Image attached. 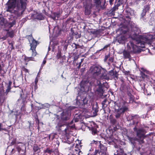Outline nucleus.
I'll return each mask as SVG.
<instances>
[{
  "label": "nucleus",
  "instance_id": "f257e3e1",
  "mask_svg": "<svg viewBox=\"0 0 155 155\" xmlns=\"http://www.w3.org/2000/svg\"><path fill=\"white\" fill-rule=\"evenodd\" d=\"M11 0L6 4V10L15 15L17 17L21 15L26 8L28 0Z\"/></svg>",
  "mask_w": 155,
  "mask_h": 155
},
{
  "label": "nucleus",
  "instance_id": "f03ea898",
  "mask_svg": "<svg viewBox=\"0 0 155 155\" xmlns=\"http://www.w3.org/2000/svg\"><path fill=\"white\" fill-rule=\"evenodd\" d=\"M134 131L136 133V135L138 138H133L130 137H128L129 140L133 143L135 140H137L140 144H142L144 143L143 139L145 137V134L146 133V131L143 128L137 129L136 127L134 128Z\"/></svg>",
  "mask_w": 155,
  "mask_h": 155
},
{
  "label": "nucleus",
  "instance_id": "7ed1b4c3",
  "mask_svg": "<svg viewBox=\"0 0 155 155\" xmlns=\"http://www.w3.org/2000/svg\"><path fill=\"white\" fill-rule=\"evenodd\" d=\"M30 40L31 41V42H30V40L29 42L30 43V46L31 48L30 51L31 50L32 56L31 57H27L25 56L24 58V60L26 61H28L30 60H33V57H35L36 55V52L35 50L36 48L37 45V42L34 40L32 37H30Z\"/></svg>",
  "mask_w": 155,
  "mask_h": 155
},
{
  "label": "nucleus",
  "instance_id": "20e7f679",
  "mask_svg": "<svg viewBox=\"0 0 155 155\" xmlns=\"http://www.w3.org/2000/svg\"><path fill=\"white\" fill-rule=\"evenodd\" d=\"M89 71L93 74V77L97 80L101 74V68L97 66H92L90 67Z\"/></svg>",
  "mask_w": 155,
  "mask_h": 155
},
{
  "label": "nucleus",
  "instance_id": "39448f33",
  "mask_svg": "<svg viewBox=\"0 0 155 155\" xmlns=\"http://www.w3.org/2000/svg\"><path fill=\"white\" fill-rule=\"evenodd\" d=\"M81 146L80 144H76V145H73L70 147V153L72 155H81L82 153L80 148Z\"/></svg>",
  "mask_w": 155,
  "mask_h": 155
},
{
  "label": "nucleus",
  "instance_id": "423d86ee",
  "mask_svg": "<svg viewBox=\"0 0 155 155\" xmlns=\"http://www.w3.org/2000/svg\"><path fill=\"white\" fill-rule=\"evenodd\" d=\"M112 74H114V71L113 70L110 71L109 73H108L107 71L104 70L103 72H102V74L100 75L99 78H98L97 80L98 81L103 79L108 80L110 76Z\"/></svg>",
  "mask_w": 155,
  "mask_h": 155
},
{
  "label": "nucleus",
  "instance_id": "0eeeda50",
  "mask_svg": "<svg viewBox=\"0 0 155 155\" xmlns=\"http://www.w3.org/2000/svg\"><path fill=\"white\" fill-rule=\"evenodd\" d=\"M94 141V143L97 144V143L98 145L99 148L100 149V152L99 153L101 155H106L107 153V148L105 146L101 143V142H98L97 141Z\"/></svg>",
  "mask_w": 155,
  "mask_h": 155
},
{
  "label": "nucleus",
  "instance_id": "6e6552de",
  "mask_svg": "<svg viewBox=\"0 0 155 155\" xmlns=\"http://www.w3.org/2000/svg\"><path fill=\"white\" fill-rule=\"evenodd\" d=\"M61 119L64 120H68L70 117L69 114L67 111H64L61 114Z\"/></svg>",
  "mask_w": 155,
  "mask_h": 155
},
{
  "label": "nucleus",
  "instance_id": "1a4fd4ad",
  "mask_svg": "<svg viewBox=\"0 0 155 155\" xmlns=\"http://www.w3.org/2000/svg\"><path fill=\"white\" fill-rule=\"evenodd\" d=\"M126 38L125 36L123 35H120L117 37L116 40L119 43L122 44L124 43Z\"/></svg>",
  "mask_w": 155,
  "mask_h": 155
},
{
  "label": "nucleus",
  "instance_id": "9d476101",
  "mask_svg": "<svg viewBox=\"0 0 155 155\" xmlns=\"http://www.w3.org/2000/svg\"><path fill=\"white\" fill-rule=\"evenodd\" d=\"M114 107L116 111H119L121 109L124 110V111H125L127 109V108L126 107L122 108L120 107L119 104H117L115 105Z\"/></svg>",
  "mask_w": 155,
  "mask_h": 155
},
{
  "label": "nucleus",
  "instance_id": "9b49d317",
  "mask_svg": "<svg viewBox=\"0 0 155 155\" xmlns=\"http://www.w3.org/2000/svg\"><path fill=\"white\" fill-rule=\"evenodd\" d=\"M116 150V153H114V155H127L126 153H124L123 150L120 148H117V149Z\"/></svg>",
  "mask_w": 155,
  "mask_h": 155
},
{
  "label": "nucleus",
  "instance_id": "f8f14e48",
  "mask_svg": "<svg viewBox=\"0 0 155 155\" xmlns=\"http://www.w3.org/2000/svg\"><path fill=\"white\" fill-rule=\"evenodd\" d=\"M98 81L97 84L98 85V88L97 89V91L98 92H99L101 94H103V90L102 89V84L101 83L100 81Z\"/></svg>",
  "mask_w": 155,
  "mask_h": 155
},
{
  "label": "nucleus",
  "instance_id": "ddd939ff",
  "mask_svg": "<svg viewBox=\"0 0 155 155\" xmlns=\"http://www.w3.org/2000/svg\"><path fill=\"white\" fill-rule=\"evenodd\" d=\"M87 100L86 97H84L82 98L81 100H79V103L80 104L79 106L80 107H81V106H82L83 105H85L87 104Z\"/></svg>",
  "mask_w": 155,
  "mask_h": 155
},
{
  "label": "nucleus",
  "instance_id": "4468645a",
  "mask_svg": "<svg viewBox=\"0 0 155 155\" xmlns=\"http://www.w3.org/2000/svg\"><path fill=\"white\" fill-rule=\"evenodd\" d=\"M85 6L84 12L85 15H88L90 14V5L84 6Z\"/></svg>",
  "mask_w": 155,
  "mask_h": 155
},
{
  "label": "nucleus",
  "instance_id": "2eb2a0df",
  "mask_svg": "<svg viewBox=\"0 0 155 155\" xmlns=\"http://www.w3.org/2000/svg\"><path fill=\"white\" fill-rule=\"evenodd\" d=\"M129 46V48H128V49L129 50L131 49L132 48V50L134 51L135 47H136V45H134L132 42H130L127 44V46Z\"/></svg>",
  "mask_w": 155,
  "mask_h": 155
},
{
  "label": "nucleus",
  "instance_id": "dca6fc26",
  "mask_svg": "<svg viewBox=\"0 0 155 155\" xmlns=\"http://www.w3.org/2000/svg\"><path fill=\"white\" fill-rule=\"evenodd\" d=\"M123 54L124 57L126 58H129L130 60V55L129 52L124 51L123 52Z\"/></svg>",
  "mask_w": 155,
  "mask_h": 155
},
{
  "label": "nucleus",
  "instance_id": "f3484780",
  "mask_svg": "<svg viewBox=\"0 0 155 155\" xmlns=\"http://www.w3.org/2000/svg\"><path fill=\"white\" fill-rule=\"evenodd\" d=\"M92 108L93 110L94 111L93 113L96 115L98 111V106L97 105V104H96L95 105H94L92 107Z\"/></svg>",
  "mask_w": 155,
  "mask_h": 155
},
{
  "label": "nucleus",
  "instance_id": "a211bd4d",
  "mask_svg": "<svg viewBox=\"0 0 155 155\" xmlns=\"http://www.w3.org/2000/svg\"><path fill=\"white\" fill-rule=\"evenodd\" d=\"M60 130L62 131H64L65 133L66 132L67 130V126L66 125H63L60 126Z\"/></svg>",
  "mask_w": 155,
  "mask_h": 155
},
{
  "label": "nucleus",
  "instance_id": "6ab92c4d",
  "mask_svg": "<svg viewBox=\"0 0 155 155\" xmlns=\"http://www.w3.org/2000/svg\"><path fill=\"white\" fill-rule=\"evenodd\" d=\"M124 111H124V110L121 109L119 111H117V113L115 115L116 117L117 118H119L120 116V114L122 113H123Z\"/></svg>",
  "mask_w": 155,
  "mask_h": 155
},
{
  "label": "nucleus",
  "instance_id": "aec40b11",
  "mask_svg": "<svg viewBox=\"0 0 155 155\" xmlns=\"http://www.w3.org/2000/svg\"><path fill=\"white\" fill-rule=\"evenodd\" d=\"M131 119L133 120L134 121H135L136 120H138L139 119V117L137 115H131Z\"/></svg>",
  "mask_w": 155,
  "mask_h": 155
},
{
  "label": "nucleus",
  "instance_id": "412c9836",
  "mask_svg": "<svg viewBox=\"0 0 155 155\" xmlns=\"http://www.w3.org/2000/svg\"><path fill=\"white\" fill-rule=\"evenodd\" d=\"M12 84V82L10 81L9 82L8 84V86L7 89L6 90V92H8V91L10 90L11 89V85Z\"/></svg>",
  "mask_w": 155,
  "mask_h": 155
},
{
  "label": "nucleus",
  "instance_id": "4be33fe9",
  "mask_svg": "<svg viewBox=\"0 0 155 155\" xmlns=\"http://www.w3.org/2000/svg\"><path fill=\"white\" fill-rule=\"evenodd\" d=\"M107 101V100L104 99L101 103L102 105V107L104 109L107 106V105L105 104Z\"/></svg>",
  "mask_w": 155,
  "mask_h": 155
},
{
  "label": "nucleus",
  "instance_id": "5701e85b",
  "mask_svg": "<svg viewBox=\"0 0 155 155\" xmlns=\"http://www.w3.org/2000/svg\"><path fill=\"white\" fill-rule=\"evenodd\" d=\"M42 108H48L50 106V104L48 103H45L42 104Z\"/></svg>",
  "mask_w": 155,
  "mask_h": 155
},
{
  "label": "nucleus",
  "instance_id": "b1692460",
  "mask_svg": "<svg viewBox=\"0 0 155 155\" xmlns=\"http://www.w3.org/2000/svg\"><path fill=\"white\" fill-rule=\"evenodd\" d=\"M53 152V151L51 150H50L49 148H47L44 151L45 153H48L49 154H51L52 152Z\"/></svg>",
  "mask_w": 155,
  "mask_h": 155
},
{
  "label": "nucleus",
  "instance_id": "393cba45",
  "mask_svg": "<svg viewBox=\"0 0 155 155\" xmlns=\"http://www.w3.org/2000/svg\"><path fill=\"white\" fill-rule=\"evenodd\" d=\"M36 18L37 19L41 20H42L43 19V18L41 14L38 15Z\"/></svg>",
  "mask_w": 155,
  "mask_h": 155
},
{
  "label": "nucleus",
  "instance_id": "a878e982",
  "mask_svg": "<svg viewBox=\"0 0 155 155\" xmlns=\"http://www.w3.org/2000/svg\"><path fill=\"white\" fill-rule=\"evenodd\" d=\"M140 74L141 75V76L143 78H145L147 77V75H146L143 72L140 71Z\"/></svg>",
  "mask_w": 155,
  "mask_h": 155
},
{
  "label": "nucleus",
  "instance_id": "bb28decb",
  "mask_svg": "<svg viewBox=\"0 0 155 155\" xmlns=\"http://www.w3.org/2000/svg\"><path fill=\"white\" fill-rule=\"evenodd\" d=\"M149 9H150L149 6L147 5L145 7L144 9L143 10L145 12H147L149 10Z\"/></svg>",
  "mask_w": 155,
  "mask_h": 155
},
{
  "label": "nucleus",
  "instance_id": "cd10ccee",
  "mask_svg": "<svg viewBox=\"0 0 155 155\" xmlns=\"http://www.w3.org/2000/svg\"><path fill=\"white\" fill-rule=\"evenodd\" d=\"M15 24V21H12L11 22H10L9 23V27L10 28L12 27Z\"/></svg>",
  "mask_w": 155,
  "mask_h": 155
},
{
  "label": "nucleus",
  "instance_id": "c85d7f7f",
  "mask_svg": "<svg viewBox=\"0 0 155 155\" xmlns=\"http://www.w3.org/2000/svg\"><path fill=\"white\" fill-rule=\"evenodd\" d=\"M109 59H108L109 61L110 62H113L114 61V58L113 57H110L109 56Z\"/></svg>",
  "mask_w": 155,
  "mask_h": 155
},
{
  "label": "nucleus",
  "instance_id": "c756f323",
  "mask_svg": "<svg viewBox=\"0 0 155 155\" xmlns=\"http://www.w3.org/2000/svg\"><path fill=\"white\" fill-rule=\"evenodd\" d=\"M8 34L9 36L10 37L12 38L13 37V33L12 31L9 32Z\"/></svg>",
  "mask_w": 155,
  "mask_h": 155
},
{
  "label": "nucleus",
  "instance_id": "7c9ffc66",
  "mask_svg": "<svg viewBox=\"0 0 155 155\" xmlns=\"http://www.w3.org/2000/svg\"><path fill=\"white\" fill-rule=\"evenodd\" d=\"M109 56H110L109 54H108V55H106L105 56V58L104 59V61L105 62H106L107 61V59L109 58Z\"/></svg>",
  "mask_w": 155,
  "mask_h": 155
},
{
  "label": "nucleus",
  "instance_id": "2f4dec72",
  "mask_svg": "<svg viewBox=\"0 0 155 155\" xmlns=\"http://www.w3.org/2000/svg\"><path fill=\"white\" fill-rule=\"evenodd\" d=\"M145 39L146 40L145 41V42H144L145 43H149L150 42V39L147 38H147H145Z\"/></svg>",
  "mask_w": 155,
  "mask_h": 155
},
{
  "label": "nucleus",
  "instance_id": "473e14b6",
  "mask_svg": "<svg viewBox=\"0 0 155 155\" xmlns=\"http://www.w3.org/2000/svg\"><path fill=\"white\" fill-rule=\"evenodd\" d=\"M54 16L55 17L58 18L60 17V14L58 13H54Z\"/></svg>",
  "mask_w": 155,
  "mask_h": 155
},
{
  "label": "nucleus",
  "instance_id": "72a5a7b5",
  "mask_svg": "<svg viewBox=\"0 0 155 155\" xmlns=\"http://www.w3.org/2000/svg\"><path fill=\"white\" fill-rule=\"evenodd\" d=\"M2 127V124H0V131H1L2 130H4L5 131L6 130V129L5 128H3Z\"/></svg>",
  "mask_w": 155,
  "mask_h": 155
},
{
  "label": "nucleus",
  "instance_id": "f704fd0d",
  "mask_svg": "<svg viewBox=\"0 0 155 155\" xmlns=\"http://www.w3.org/2000/svg\"><path fill=\"white\" fill-rule=\"evenodd\" d=\"M135 29H134V30L135 31H136V33H137H137H138L140 32V30L138 28L135 27Z\"/></svg>",
  "mask_w": 155,
  "mask_h": 155
},
{
  "label": "nucleus",
  "instance_id": "c9c22d12",
  "mask_svg": "<svg viewBox=\"0 0 155 155\" xmlns=\"http://www.w3.org/2000/svg\"><path fill=\"white\" fill-rule=\"evenodd\" d=\"M118 6L117 5H116L114 7H113L112 9L113 11H115L116 10V9H118Z\"/></svg>",
  "mask_w": 155,
  "mask_h": 155
},
{
  "label": "nucleus",
  "instance_id": "e433bc0d",
  "mask_svg": "<svg viewBox=\"0 0 155 155\" xmlns=\"http://www.w3.org/2000/svg\"><path fill=\"white\" fill-rule=\"evenodd\" d=\"M146 12H145L143 10V12L141 14V16L143 18V17L146 15Z\"/></svg>",
  "mask_w": 155,
  "mask_h": 155
},
{
  "label": "nucleus",
  "instance_id": "4c0bfd02",
  "mask_svg": "<svg viewBox=\"0 0 155 155\" xmlns=\"http://www.w3.org/2000/svg\"><path fill=\"white\" fill-rule=\"evenodd\" d=\"M22 70L23 71H25L26 73L28 72V70L27 69L25 68L24 67H23L22 68Z\"/></svg>",
  "mask_w": 155,
  "mask_h": 155
},
{
  "label": "nucleus",
  "instance_id": "58836bf2",
  "mask_svg": "<svg viewBox=\"0 0 155 155\" xmlns=\"http://www.w3.org/2000/svg\"><path fill=\"white\" fill-rule=\"evenodd\" d=\"M4 22V19L3 18H2L0 19V24L1 25H2Z\"/></svg>",
  "mask_w": 155,
  "mask_h": 155
},
{
  "label": "nucleus",
  "instance_id": "ea45409f",
  "mask_svg": "<svg viewBox=\"0 0 155 155\" xmlns=\"http://www.w3.org/2000/svg\"><path fill=\"white\" fill-rule=\"evenodd\" d=\"M98 154H99V151L96 150L94 153V154L92 155H98Z\"/></svg>",
  "mask_w": 155,
  "mask_h": 155
},
{
  "label": "nucleus",
  "instance_id": "a19ab883",
  "mask_svg": "<svg viewBox=\"0 0 155 155\" xmlns=\"http://www.w3.org/2000/svg\"><path fill=\"white\" fill-rule=\"evenodd\" d=\"M95 2L97 4H99L100 3V0H95Z\"/></svg>",
  "mask_w": 155,
  "mask_h": 155
},
{
  "label": "nucleus",
  "instance_id": "79ce46f5",
  "mask_svg": "<svg viewBox=\"0 0 155 155\" xmlns=\"http://www.w3.org/2000/svg\"><path fill=\"white\" fill-rule=\"evenodd\" d=\"M33 149L35 151H37L38 149V147H34Z\"/></svg>",
  "mask_w": 155,
  "mask_h": 155
},
{
  "label": "nucleus",
  "instance_id": "37998d69",
  "mask_svg": "<svg viewBox=\"0 0 155 155\" xmlns=\"http://www.w3.org/2000/svg\"><path fill=\"white\" fill-rule=\"evenodd\" d=\"M15 143H16V140H14L13 141H12L11 143V144L12 145H14V144H15Z\"/></svg>",
  "mask_w": 155,
  "mask_h": 155
},
{
  "label": "nucleus",
  "instance_id": "c03bdc74",
  "mask_svg": "<svg viewBox=\"0 0 155 155\" xmlns=\"http://www.w3.org/2000/svg\"><path fill=\"white\" fill-rule=\"evenodd\" d=\"M141 70L142 71V72H145L146 71V70L143 68H141Z\"/></svg>",
  "mask_w": 155,
  "mask_h": 155
},
{
  "label": "nucleus",
  "instance_id": "a18cd8bd",
  "mask_svg": "<svg viewBox=\"0 0 155 155\" xmlns=\"http://www.w3.org/2000/svg\"><path fill=\"white\" fill-rule=\"evenodd\" d=\"M38 79L37 78H36L35 79V84H36L38 82Z\"/></svg>",
  "mask_w": 155,
  "mask_h": 155
},
{
  "label": "nucleus",
  "instance_id": "49530a36",
  "mask_svg": "<svg viewBox=\"0 0 155 155\" xmlns=\"http://www.w3.org/2000/svg\"><path fill=\"white\" fill-rule=\"evenodd\" d=\"M114 1V0H109V2L111 5L112 4V2Z\"/></svg>",
  "mask_w": 155,
  "mask_h": 155
},
{
  "label": "nucleus",
  "instance_id": "de8ad7c7",
  "mask_svg": "<svg viewBox=\"0 0 155 155\" xmlns=\"http://www.w3.org/2000/svg\"><path fill=\"white\" fill-rule=\"evenodd\" d=\"M92 133L93 134H95L96 133V130H92Z\"/></svg>",
  "mask_w": 155,
  "mask_h": 155
},
{
  "label": "nucleus",
  "instance_id": "09e8293b",
  "mask_svg": "<svg viewBox=\"0 0 155 155\" xmlns=\"http://www.w3.org/2000/svg\"><path fill=\"white\" fill-rule=\"evenodd\" d=\"M46 63V60H44L43 62V65H44Z\"/></svg>",
  "mask_w": 155,
  "mask_h": 155
},
{
  "label": "nucleus",
  "instance_id": "8fccbe9b",
  "mask_svg": "<svg viewBox=\"0 0 155 155\" xmlns=\"http://www.w3.org/2000/svg\"><path fill=\"white\" fill-rule=\"evenodd\" d=\"M109 46V45H106L103 48V49H105L107 48Z\"/></svg>",
  "mask_w": 155,
  "mask_h": 155
},
{
  "label": "nucleus",
  "instance_id": "3c124183",
  "mask_svg": "<svg viewBox=\"0 0 155 155\" xmlns=\"http://www.w3.org/2000/svg\"><path fill=\"white\" fill-rule=\"evenodd\" d=\"M2 71V67L1 65V64H0V72Z\"/></svg>",
  "mask_w": 155,
  "mask_h": 155
},
{
  "label": "nucleus",
  "instance_id": "603ef678",
  "mask_svg": "<svg viewBox=\"0 0 155 155\" xmlns=\"http://www.w3.org/2000/svg\"><path fill=\"white\" fill-rule=\"evenodd\" d=\"M83 82H81V86L82 87L84 88V87H83V86H82V84H83Z\"/></svg>",
  "mask_w": 155,
  "mask_h": 155
},
{
  "label": "nucleus",
  "instance_id": "864d4df0",
  "mask_svg": "<svg viewBox=\"0 0 155 155\" xmlns=\"http://www.w3.org/2000/svg\"><path fill=\"white\" fill-rule=\"evenodd\" d=\"M17 149L18 152H19L21 150V148L19 147H17Z\"/></svg>",
  "mask_w": 155,
  "mask_h": 155
},
{
  "label": "nucleus",
  "instance_id": "5fc2aeb1",
  "mask_svg": "<svg viewBox=\"0 0 155 155\" xmlns=\"http://www.w3.org/2000/svg\"><path fill=\"white\" fill-rule=\"evenodd\" d=\"M56 17H55V16L54 17H52V18L54 19V20H55V18H56Z\"/></svg>",
  "mask_w": 155,
  "mask_h": 155
},
{
  "label": "nucleus",
  "instance_id": "6e6d98bb",
  "mask_svg": "<svg viewBox=\"0 0 155 155\" xmlns=\"http://www.w3.org/2000/svg\"><path fill=\"white\" fill-rule=\"evenodd\" d=\"M20 97H21V98H23V97H22V95L21 94L20 95Z\"/></svg>",
  "mask_w": 155,
  "mask_h": 155
},
{
  "label": "nucleus",
  "instance_id": "4d7b16f0",
  "mask_svg": "<svg viewBox=\"0 0 155 155\" xmlns=\"http://www.w3.org/2000/svg\"><path fill=\"white\" fill-rule=\"evenodd\" d=\"M73 120H72L71 122V123H70V124H72L73 123Z\"/></svg>",
  "mask_w": 155,
  "mask_h": 155
},
{
  "label": "nucleus",
  "instance_id": "13d9d810",
  "mask_svg": "<svg viewBox=\"0 0 155 155\" xmlns=\"http://www.w3.org/2000/svg\"><path fill=\"white\" fill-rule=\"evenodd\" d=\"M153 31H154L155 32V27H154V29H153Z\"/></svg>",
  "mask_w": 155,
  "mask_h": 155
},
{
  "label": "nucleus",
  "instance_id": "bf43d9fd",
  "mask_svg": "<svg viewBox=\"0 0 155 155\" xmlns=\"http://www.w3.org/2000/svg\"><path fill=\"white\" fill-rule=\"evenodd\" d=\"M61 77H62V78H63V76L62 74L61 75Z\"/></svg>",
  "mask_w": 155,
  "mask_h": 155
},
{
  "label": "nucleus",
  "instance_id": "052dcab7",
  "mask_svg": "<svg viewBox=\"0 0 155 155\" xmlns=\"http://www.w3.org/2000/svg\"><path fill=\"white\" fill-rule=\"evenodd\" d=\"M17 144H19V143H20V142H17Z\"/></svg>",
  "mask_w": 155,
  "mask_h": 155
},
{
  "label": "nucleus",
  "instance_id": "680f3d73",
  "mask_svg": "<svg viewBox=\"0 0 155 155\" xmlns=\"http://www.w3.org/2000/svg\"><path fill=\"white\" fill-rule=\"evenodd\" d=\"M108 64H109V65H110V63H109V62H108Z\"/></svg>",
  "mask_w": 155,
  "mask_h": 155
},
{
  "label": "nucleus",
  "instance_id": "e2e57ef3",
  "mask_svg": "<svg viewBox=\"0 0 155 155\" xmlns=\"http://www.w3.org/2000/svg\"><path fill=\"white\" fill-rule=\"evenodd\" d=\"M87 155H92L91 154H88Z\"/></svg>",
  "mask_w": 155,
  "mask_h": 155
},
{
  "label": "nucleus",
  "instance_id": "0e129e2a",
  "mask_svg": "<svg viewBox=\"0 0 155 155\" xmlns=\"http://www.w3.org/2000/svg\"><path fill=\"white\" fill-rule=\"evenodd\" d=\"M68 155H72V154L70 153Z\"/></svg>",
  "mask_w": 155,
  "mask_h": 155
},
{
  "label": "nucleus",
  "instance_id": "69168bd1",
  "mask_svg": "<svg viewBox=\"0 0 155 155\" xmlns=\"http://www.w3.org/2000/svg\"><path fill=\"white\" fill-rule=\"evenodd\" d=\"M79 102H77V103L78 104V103Z\"/></svg>",
  "mask_w": 155,
  "mask_h": 155
}]
</instances>
